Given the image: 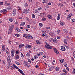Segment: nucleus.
Wrapping results in <instances>:
<instances>
[{"label":"nucleus","instance_id":"1","mask_svg":"<svg viewBox=\"0 0 75 75\" xmlns=\"http://www.w3.org/2000/svg\"><path fill=\"white\" fill-rule=\"evenodd\" d=\"M29 11H30V10L28 9H25L23 10V13L24 14H27V13H29Z\"/></svg>","mask_w":75,"mask_h":75},{"label":"nucleus","instance_id":"2","mask_svg":"<svg viewBox=\"0 0 75 75\" xmlns=\"http://www.w3.org/2000/svg\"><path fill=\"white\" fill-rule=\"evenodd\" d=\"M45 47L47 49H52V47L47 43H46V45H45Z\"/></svg>","mask_w":75,"mask_h":75},{"label":"nucleus","instance_id":"3","mask_svg":"<svg viewBox=\"0 0 75 75\" xmlns=\"http://www.w3.org/2000/svg\"><path fill=\"white\" fill-rule=\"evenodd\" d=\"M7 61L8 63H10L11 61V57L10 56H8V57Z\"/></svg>","mask_w":75,"mask_h":75},{"label":"nucleus","instance_id":"4","mask_svg":"<svg viewBox=\"0 0 75 75\" xmlns=\"http://www.w3.org/2000/svg\"><path fill=\"white\" fill-rule=\"evenodd\" d=\"M13 28H9V31L8 32V34H10L12 32H13Z\"/></svg>","mask_w":75,"mask_h":75},{"label":"nucleus","instance_id":"5","mask_svg":"<svg viewBox=\"0 0 75 75\" xmlns=\"http://www.w3.org/2000/svg\"><path fill=\"white\" fill-rule=\"evenodd\" d=\"M14 50H12L11 52V55L12 57H14Z\"/></svg>","mask_w":75,"mask_h":75},{"label":"nucleus","instance_id":"6","mask_svg":"<svg viewBox=\"0 0 75 75\" xmlns=\"http://www.w3.org/2000/svg\"><path fill=\"white\" fill-rule=\"evenodd\" d=\"M71 16H72V14H69L68 16L67 19L68 20H69L70 19H71Z\"/></svg>","mask_w":75,"mask_h":75},{"label":"nucleus","instance_id":"7","mask_svg":"<svg viewBox=\"0 0 75 75\" xmlns=\"http://www.w3.org/2000/svg\"><path fill=\"white\" fill-rule=\"evenodd\" d=\"M23 64L24 65L26 66V67H28V63H27L25 61L23 62Z\"/></svg>","mask_w":75,"mask_h":75},{"label":"nucleus","instance_id":"8","mask_svg":"<svg viewBox=\"0 0 75 75\" xmlns=\"http://www.w3.org/2000/svg\"><path fill=\"white\" fill-rule=\"evenodd\" d=\"M53 50L55 53H56V54H59V52H58V51L56 49H55V48H53Z\"/></svg>","mask_w":75,"mask_h":75},{"label":"nucleus","instance_id":"9","mask_svg":"<svg viewBox=\"0 0 75 75\" xmlns=\"http://www.w3.org/2000/svg\"><path fill=\"white\" fill-rule=\"evenodd\" d=\"M61 49L63 51H65V46H61Z\"/></svg>","mask_w":75,"mask_h":75},{"label":"nucleus","instance_id":"10","mask_svg":"<svg viewBox=\"0 0 75 75\" xmlns=\"http://www.w3.org/2000/svg\"><path fill=\"white\" fill-rule=\"evenodd\" d=\"M47 17L48 18H49L50 19H52V15H50L49 14L47 15Z\"/></svg>","mask_w":75,"mask_h":75},{"label":"nucleus","instance_id":"11","mask_svg":"<svg viewBox=\"0 0 75 75\" xmlns=\"http://www.w3.org/2000/svg\"><path fill=\"white\" fill-rule=\"evenodd\" d=\"M18 71H19L22 75H24V73H23V71L22 70H21V69H18Z\"/></svg>","mask_w":75,"mask_h":75},{"label":"nucleus","instance_id":"12","mask_svg":"<svg viewBox=\"0 0 75 75\" xmlns=\"http://www.w3.org/2000/svg\"><path fill=\"white\" fill-rule=\"evenodd\" d=\"M5 5H6V6H10V4L9 3H7V1H5Z\"/></svg>","mask_w":75,"mask_h":75},{"label":"nucleus","instance_id":"13","mask_svg":"<svg viewBox=\"0 0 75 75\" xmlns=\"http://www.w3.org/2000/svg\"><path fill=\"white\" fill-rule=\"evenodd\" d=\"M55 71H59V68L58 67H56L55 68Z\"/></svg>","mask_w":75,"mask_h":75},{"label":"nucleus","instance_id":"14","mask_svg":"<svg viewBox=\"0 0 75 75\" xmlns=\"http://www.w3.org/2000/svg\"><path fill=\"white\" fill-rule=\"evenodd\" d=\"M26 48H30L31 47V45H26L25 46Z\"/></svg>","mask_w":75,"mask_h":75},{"label":"nucleus","instance_id":"15","mask_svg":"<svg viewBox=\"0 0 75 75\" xmlns=\"http://www.w3.org/2000/svg\"><path fill=\"white\" fill-rule=\"evenodd\" d=\"M25 22H23V23H21L20 24V26H22L23 27V25H25Z\"/></svg>","mask_w":75,"mask_h":75},{"label":"nucleus","instance_id":"16","mask_svg":"<svg viewBox=\"0 0 75 75\" xmlns=\"http://www.w3.org/2000/svg\"><path fill=\"white\" fill-rule=\"evenodd\" d=\"M57 20H59V19H60V15L59 14H58V16L57 17Z\"/></svg>","mask_w":75,"mask_h":75},{"label":"nucleus","instance_id":"17","mask_svg":"<svg viewBox=\"0 0 75 75\" xmlns=\"http://www.w3.org/2000/svg\"><path fill=\"white\" fill-rule=\"evenodd\" d=\"M59 61L61 63H63V62H64L65 60L64 59H62L59 60Z\"/></svg>","mask_w":75,"mask_h":75},{"label":"nucleus","instance_id":"18","mask_svg":"<svg viewBox=\"0 0 75 75\" xmlns=\"http://www.w3.org/2000/svg\"><path fill=\"white\" fill-rule=\"evenodd\" d=\"M24 45L21 44L19 46V48H22V47H23Z\"/></svg>","mask_w":75,"mask_h":75},{"label":"nucleus","instance_id":"19","mask_svg":"<svg viewBox=\"0 0 75 75\" xmlns=\"http://www.w3.org/2000/svg\"><path fill=\"white\" fill-rule=\"evenodd\" d=\"M58 5L59 6H60V7H61V6L62 7V6H63V5H62V4L61 3H58Z\"/></svg>","mask_w":75,"mask_h":75},{"label":"nucleus","instance_id":"20","mask_svg":"<svg viewBox=\"0 0 75 75\" xmlns=\"http://www.w3.org/2000/svg\"><path fill=\"white\" fill-rule=\"evenodd\" d=\"M13 11V15L14 16H16V12L15 11Z\"/></svg>","mask_w":75,"mask_h":75},{"label":"nucleus","instance_id":"21","mask_svg":"<svg viewBox=\"0 0 75 75\" xmlns=\"http://www.w3.org/2000/svg\"><path fill=\"white\" fill-rule=\"evenodd\" d=\"M28 38L30 40H31V39H33V37L30 35L29 36H28Z\"/></svg>","mask_w":75,"mask_h":75},{"label":"nucleus","instance_id":"22","mask_svg":"<svg viewBox=\"0 0 75 75\" xmlns=\"http://www.w3.org/2000/svg\"><path fill=\"white\" fill-rule=\"evenodd\" d=\"M15 69V67H13V66H11V71H13V69Z\"/></svg>","mask_w":75,"mask_h":75},{"label":"nucleus","instance_id":"23","mask_svg":"<svg viewBox=\"0 0 75 75\" xmlns=\"http://www.w3.org/2000/svg\"><path fill=\"white\" fill-rule=\"evenodd\" d=\"M36 42L38 44H41V42H40V41H39L38 40H36Z\"/></svg>","mask_w":75,"mask_h":75},{"label":"nucleus","instance_id":"24","mask_svg":"<svg viewBox=\"0 0 75 75\" xmlns=\"http://www.w3.org/2000/svg\"><path fill=\"white\" fill-rule=\"evenodd\" d=\"M46 20V18L44 17L42 19V21H45Z\"/></svg>","mask_w":75,"mask_h":75},{"label":"nucleus","instance_id":"25","mask_svg":"<svg viewBox=\"0 0 75 75\" xmlns=\"http://www.w3.org/2000/svg\"><path fill=\"white\" fill-rule=\"evenodd\" d=\"M2 49L3 51H4L5 50V45H3L2 46Z\"/></svg>","mask_w":75,"mask_h":75},{"label":"nucleus","instance_id":"26","mask_svg":"<svg viewBox=\"0 0 75 75\" xmlns=\"http://www.w3.org/2000/svg\"><path fill=\"white\" fill-rule=\"evenodd\" d=\"M64 24L65 23H64L61 22L60 23V25L61 26H63V25H64Z\"/></svg>","mask_w":75,"mask_h":75},{"label":"nucleus","instance_id":"27","mask_svg":"<svg viewBox=\"0 0 75 75\" xmlns=\"http://www.w3.org/2000/svg\"><path fill=\"white\" fill-rule=\"evenodd\" d=\"M4 10V13H3V14H6V11H7V9H3Z\"/></svg>","mask_w":75,"mask_h":75},{"label":"nucleus","instance_id":"28","mask_svg":"<svg viewBox=\"0 0 75 75\" xmlns=\"http://www.w3.org/2000/svg\"><path fill=\"white\" fill-rule=\"evenodd\" d=\"M42 37H46V38H47L48 37V36H47V35H44V34H43L42 35Z\"/></svg>","mask_w":75,"mask_h":75},{"label":"nucleus","instance_id":"29","mask_svg":"<svg viewBox=\"0 0 75 75\" xmlns=\"http://www.w3.org/2000/svg\"><path fill=\"white\" fill-rule=\"evenodd\" d=\"M63 31L66 34L68 33V31L65 29H64Z\"/></svg>","mask_w":75,"mask_h":75},{"label":"nucleus","instance_id":"30","mask_svg":"<svg viewBox=\"0 0 75 75\" xmlns=\"http://www.w3.org/2000/svg\"><path fill=\"white\" fill-rule=\"evenodd\" d=\"M16 64H17V65H21V64L18 62H16Z\"/></svg>","mask_w":75,"mask_h":75},{"label":"nucleus","instance_id":"31","mask_svg":"<svg viewBox=\"0 0 75 75\" xmlns=\"http://www.w3.org/2000/svg\"><path fill=\"white\" fill-rule=\"evenodd\" d=\"M23 36L24 37H25L26 38H27V36H26V35H25V34H23Z\"/></svg>","mask_w":75,"mask_h":75},{"label":"nucleus","instance_id":"32","mask_svg":"<svg viewBox=\"0 0 75 75\" xmlns=\"http://www.w3.org/2000/svg\"><path fill=\"white\" fill-rule=\"evenodd\" d=\"M50 35H54V33L53 32H50L49 33Z\"/></svg>","mask_w":75,"mask_h":75},{"label":"nucleus","instance_id":"33","mask_svg":"<svg viewBox=\"0 0 75 75\" xmlns=\"http://www.w3.org/2000/svg\"><path fill=\"white\" fill-rule=\"evenodd\" d=\"M16 59H19V56L18 55H16Z\"/></svg>","mask_w":75,"mask_h":75},{"label":"nucleus","instance_id":"34","mask_svg":"<svg viewBox=\"0 0 75 75\" xmlns=\"http://www.w3.org/2000/svg\"><path fill=\"white\" fill-rule=\"evenodd\" d=\"M32 17L33 18H34L35 17V15L33 14L32 15Z\"/></svg>","mask_w":75,"mask_h":75},{"label":"nucleus","instance_id":"35","mask_svg":"<svg viewBox=\"0 0 75 75\" xmlns=\"http://www.w3.org/2000/svg\"><path fill=\"white\" fill-rule=\"evenodd\" d=\"M14 25H12L10 26L9 28H14Z\"/></svg>","mask_w":75,"mask_h":75},{"label":"nucleus","instance_id":"36","mask_svg":"<svg viewBox=\"0 0 75 75\" xmlns=\"http://www.w3.org/2000/svg\"><path fill=\"white\" fill-rule=\"evenodd\" d=\"M25 6L26 7H27V6H28V4H27V3H25Z\"/></svg>","mask_w":75,"mask_h":75},{"label":"nucleus","instance_id":"37","mask_svg":"<svg viewBox=\"0 0 75 75\" xmlns=\"http://www.w3.org/2000/svg\"><path fill=\"white\" fill-rule=\"evenodd\" d=\"M41 61V59L40 58H39V60L36 61V62H40Z\"/></svg>","mask_w":75,"mask_h":75},{"label":"nucleus","instance_id":"38","mask_svg":"<svg viewBox=\"0 0 75 75\" xmlns=\"http://www.w3.org/2000/svg\"><path fill=\"white\" fill-rule=\"evenodd\" d=\"M41 61V59L40 58H39V60L36 61V62H40Z\"/></svg>","mask_w":75,"mask_h":75},{"label":"nucleus","instance_id":"39","mask_svg":"<svg viewBox=\"0 0 75 75\" xmlns=\"http://www.w3.org/2000/svg\"><path fill=\"white\" fill-rule=\"evenodd\" d=\"M9 20L10 21H11V22H12L13 21V19L11 18H9Z\"/></svg>","mask_w":75,"mask_h":75},{"label":"nucleus","instance_id":"40","mask_svg":"<svg viewBox=\"0 0 75 75\" xmlns=\"http://www.w3.org/2000/svg\"><path fill=\"white\" fill-rule=\"evenodd\" d=\"M47 0H43V3H47Z\"/></svg>","mask_w":75,"mask_h":75},{"label":"nucleus","instance_id":"41","mask_svg":"<svg viewBox=\"0 0 75 75\" xmlns=\"http://www.w3.org/2000/svg\"><path fill=\"white\" fill-rule=\"evenodd\" d=\"M63 72H64V73H64V74H65L66 73H67V71H66V70H63Z\"/></svg>","mask_w":75,"mask_h":75},{"label":"nucleus","instance_id":"42","mask_svg":"<svg viewBox=\"0 0 75 75\" xmlns=\"http://www.w3.org/2000/svg\"><path fill=\"white\" fill-rule=\"evenodd\" d=\"M16 54H19V52H18V50H16Z\"/></svg>","mask_w":75,"mask_h":75},{"label":"nucleus","instance_id":"43","mask_svg":"<svg viewBox=\"0 0 75 75\" xmlns=\"http://www.w3.org/2000/svg\"><path fill=\"white\" fill-rule=\"evenodd\" d=\"M34 58L35 59H37L38 57H37V55H35L34 56Z\"/></svg>","mask_w":75,"mask_h":75},{"label":"nucleus","instance_id":"44","mask_svg":"<svg viewBox=\"0 0 75 75\" xmlns=\"http://www.w3.org/2000/svg\"><path fill=\"white\" fill-rule=\"evenodd\" d=\"M15 35L16 37H19L20 36V35L19 34H16Z\"/></svg>","mask_w":75,"mask_h":75},{"label":"nucleus","instance_id":"45","mask_svg":"<svg viewBox=\"0 0 75 75\" xmlns=\"http://www.w3.org/2000/svg\"><path fill=\"white\" fill-rule=\"evenodd\" d=\"M39 25L40 27H42V23H39Z\"/></svg>","mask_w":75,"mask_h":75},{"label":"nucleus","instance_id":"46","mask_svg":"<svg viewBox=\"0 0 75 75\" xmlns=\"http://www.w3.org/2000/svg\"><path fill=\"white\" fill-rule=\"evenodd\" d=\"M30 34H27L26 35V36H27V38H28V37H29V36H30Z\"/></svg>","mask_w":75,"mask_h":75},{"label":"nucleus","instance_id":"47","mask_svg":"<svg viewBox=\"0 0 75 75\" xmlns=\"http://www.w3.org/2000/svg\"><path fill=\"white\" fill-rule=\"evenodd\" d=\"M64 42H65L66 44H67V41H66V39H64Z\"/></svg>","mask_w":75,"mask_h":75},{"label":"nucleus","instance_id":"48","mask_svg":"<svg viewBox=\"0 0 75 75\" xmlns=\"http://www.w3.org/2000/svg\"><path fill=\"white\" fill-rule=\"evenodd\" d=\"M67 73H63L60 75H67Z\"/></svg>","mask_w":75,"mask_h":75},{"label":"nucleus","instance_id":"49","mask_svg":"<svg viewBox=\"0 0 75 75\" xmlns=\"http://www.w3.org/2000/svg\"><path fill=\"white\" fill-rule=\"evenodd\" d=\"M27 28H30V25H28L27 26Z\"/></svg>","mask_w":75,"mask_h":75},{"label":"nucleus","instance_id":"50","mask_svg":"<svg viewBox=\"0 0 75 75\" xmlns=\"http://www.w3.org/2000/svg\"><path fill=\"white\" fill-rule=\"evenodd\" d=\"M8 10H10L11 9V6H9L7 8Z\"/></svg>","mask_w":75,"mask_h":75},{"label":"nucleus","instance_id":"51","mask_svg":"<svg viewBox=\"0 0 75 75\" xmlns=\"http://www.w3.org/2000/svg\"><path fill=\"white\" fill-rule=\"evenodd\" d=\"M73 73H75V68H74L73 69Z\"/></svg>","mask_w":75,"mask_h":75},{"label":"nucleus","instance_id":"52","mask_svg":"<svg viewBox=\"0 0 75 75\" xmlns=\"http://www.w3.org/2000/svg\"><path fill=\"white\" fill-rule=\"evenodd\" d=\"M57 38L58 40H59L60 39V36H57Z\"/></svg>","mask_w":75,"mask_h":75},{"label":"nucleus","instance_id":"53","mask_svg":"<svg viewBox=\"0 0 75 75\" xmlns=\"http://www.w3.org/2000/svg\"><path fill=\"white\" fill-rule=\"evenodd\" d=\"M26 19L27 21H30V19H29V18L28 17H26Z\"/></svg>","mask_w":75,"mask_h":75},{"label":"nucleus","instance_id":"54","mask_svg":"<svg viewBox=\"0 0 75 75\" xmlns=\"http://www.w3.org/2000/svg\"><path fill=\"white\" fill-rule=\"evenodd\" d=\"M21 57H24V55H23V54L22 53L21 54Z\"/></svg>","mask_w":75,"mask_h":75},{"label":"nucleus","instance_id":"55","mask_svg":"<svg viewBox=\"0 0 75 75\" xmlns=\"http://www.w3.org/2000/svg\"><path fill=\"white\" fill-rule=\"evenodd\" d=\"M17 30V31H18V32H21V30L19 29H16Z\"/></svg>","mask_w":75,"mask_h":75},{"label":"nucleus","instance_id":"56","mask_svg":"<svg viewBox=\"0 0 75 75\" xmlns=\"http://www.w3.org/2000/svg\"><path fill=\"white\" fill-rule=\"evenodd\" d=\"M38 10H42V8L40 7L38 8Z\"/></svg>","mask_w":75,"mask_h":75},{"label":"nucleus","instance_id":"57","mask_svg":"<svg viewBox=\"0 0 75 75\" xmlns=\"http://www.w3.org/2000/svg\"><path fill=\"white\" fill-rule=\"evenodd\" d=\"M47 5L48 6H50V5H51V4L50 2H49V3H48L47 4Z\"/></svg>","mask_w":75,"mask_h":75},{"label":"nucleus","instance_id":"58","mask_svg":"<svg viewBox=\"0 0 75 75\" xmlns=\"http://www.w3.org/2000/svg\"><path fill=\"white\" fill-rule=\"evenodd\" d=\"M28 61L29 62H30V64H31V60H30V59H28Z\"/></svg>","mask_w":75,"mask_h":75},{"label":"nucleus","instance_id":"59","mask_svg":"<svg viewBox=\"0 0 75 75\" xmlns=\"http://www.w3.org/2000/svg\"><path fill=\"white\" fill-rule=\"evenodd\" d=\"M64 67H66V68H67V64H65H65H64Z\"/></svg>","mask_w":75,"mask_h":75},{"label":"nucleus","instance_id":"60","mask_svg":"<svg viewBox=\"0 0 75 75\" xmlns=\"http://www.w3.org/2000/svg\"><path fill=\"white\" fill-rule=\"evenodd\" d=\"M6 54H8L9 52H8V51L7 50H6Z\"/></svg>","mask_w":75,"mask_h":75},{"label":"nucleus","instance_id":"61","mask_svg":"<svg viewBox=\"0 0 75 75\" xmlns=\"http://www.w3.org/2000/svg\"><path fill=\"white\" fill-rule=\"evenodd\" d=\"M0 4H1V5H3V3L2 2H0Z\"/></svg>","mask_w":75,"mask_h":75},{"label":"nucleus","instance_id":"62","mask_svg":"<svg viewBox=\"0 0 75 75\" xmlns=\"http://www.w3.org/2000/svg\"><path fill=\"white\" fill-rule=\"evenodd\" d=\"M53 42H55V43H56L57 42V41H56V40L55 39H54L53 40Z\"/></svg>","mask_w":75,"mask_h":75},{"label":"nucleus","instance_id":"63","mask_svg":"<svg viewBox=\"0 0 75 75\" xmlns=\"http://www.w3.org/2000/svg\"><path fill=\"white\" fill-rule=\"evenodd\" d=\"M26 56H28V57H30V54L29 53H27L26 54Z\"/></svg>","mask_w":75,"mask_h":75},{"label":"nucleus","instance_id":"64","mask_svg":"<svg viewBox=\"0 0 75 75\" xmlns=\"http://www.w3.org/2000/svg\"><path fill=\"white\" fill-rule=\"evenodd\" d=\"M71 20H72V21L73 22H74V21H75V19H72Z\"/></svg>","mask_w":75,"mask_h":75}]
</instances>
